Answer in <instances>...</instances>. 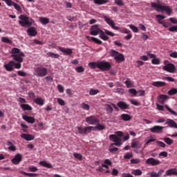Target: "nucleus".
I'll list each match as a JSON object with an SVG mask.
<instances>
[{
	"label": "nucleus",
	"mask_w": 177,
	"mask_h": 177,
	"mask_svg": "<svg viewBox=\"0 0 177 177\" xmlns=\"http://www.w3.org/2000/svg\"><path fill=\"white\" fill-rule=\"evenodd\" d=\"M86 122L91 125L100 123V120L94 115L88 116L86 118Z\"/></svg>",
	"instance_id": "nucleus-11"
},
{
	"label": "nucleus",
	"mask_w": 177,
	"mask_h": 177,
	"mask_svg": "<svg viewBox=\"0 0 177 177\" xmlns=\"http://www.w3.org/2000/svg\"><path fill=\"white\" fill-rule=\"evenodd\" d=\"M48 74V69L43 66H39L35 69L34 75L38 77H44Z\"/></svg>",
	"instance_id": "nucleus-7"
},
{
	"label": "nucleus",
	"mask_w": 177,
	"mask_h": 177,
	"mask_svg": "<svg viewBox=\"0 0 177 177\" xmlns=\"http://www.w3.org/2000/svg\"><path fill=\"white\" fill-rule=\"evenodd\" d=\"M131 174L136 176H140L142 174V171L140 169H134L133 171H131Z\"/></svg>",
	"instance_id": "nucleus-32"
},
{
	"label": "nucleus",
	"mask_w": 177,
	"mask_h": 177,
	"mask_svg": "<svg viewBox=\"0 0 177 177\" xmlns=\"http://www.w3.org/2000/svg\"><path fill=\"white\" fill-rule=\"evenodd\" d=\"M27 32L30 37H35L37 34V32L34 27H30L28 28Z\"/></svg>",
	"instance_id": "nucleus-26"
},
{
	"label": "nucleus",
	"mask_w": 177,
	"mask_h": 177,
	"mask_svg": "<svg viewBox=\"0 0 177 177\" xmlns=\"http://www.w3.org/2000/svg\"><path fill=\"white\" fill-rule=\"evenodd\" d=\"M11 57L14 59V61H10L8 64L4 65L5 69L8 72H12L14 71L13 67L15 69L19 70L21 68V63H23V58L25 56V54L21 52L17 48H13L11 50Z\"/></svg>",
	"instance_id": "nucleus-1"
},
{
	"label": "nucleus",
	"mask_w": 177,
	"mask_h": 177,
	"mask_svg": "<svg viewBox=\"0 0 177 177\" xmlns=\"http://www.w3.org/2000/svg\"><path fill=\"white\" fill-rule=\"evenodd\" d=\"M109 151L111 153L117 152L118 151V148L113 147H111V145H110Z\"/></svg>",
	"instance_id": "nucleus-61"
},
{
	"label": "nucleus",
	"mask_w": 177,
	"mask_h": 177,
	"mask_svg": "<svg viewBox=\"0 0 177 177\" xmlns=\"http://www.w3.org/2000/svg\"><path fill=\"white\" fill-rule=\"evenodd\" d=\"M105 34L106 35H109V37H115V34L113 32L109 31L108 30H105Z\"/></svg>",
	"instance_id": "nucleus-60"
},
{
	"label": "nucleus",
	"mask_w": 177,
	"mask_h": 177,
	"mask_svg": "<svg viewBox=\"0 0 177 177\" xmlns=\"http://www.w3.org/2000/svg\"><path fill=\"white\" fill-rule=\"evenodd\" d=\"M115 133L109 136V139L113 142H121V138L124 136V133L122 131H116Z\"/></svg>",
	"instance_id": "nucleus-8"
},
{
	"label": "nucleus",
	"mask_w": 177,
	"mask_h": 177,
	"mask_svg": "<svg viewBox=\"0 0 177 177\" xmlns=\"http://www.w3.org/2000/svg\"><path fill=\"white\" fill-rule=\"evenodd\" d=\"M57 89L60 93H63L64 92V88L62 85H57Z\"/></svg>",
	"instance_id": "nucleus-56"
},
{
	"label": "nucleus",
	"mask_w": 177,
	"mask_h": 177,
	"mask_svg": "<svg viewBox=\"0 0 177 177\" xmlns=\"http://www.w3.org/2000/svg\"><path fill=\"white\" fill-rule=\"evenodd\" d=\"M105 21H106L107 24H109V26H111V27H112V28H113V30H120V28L118 26H115V22L109 17L105 16L104 17Z\"/></svg>",
	"instance_id": "nucleus-15"
},
{
	"label": "nucleus",
	"mask_w": 177,
	"mask_h": 177,
	"mask_svg": "<svg viewBox=\"0 0 177 177\" xmlns=\"http://www.w3.org/2000/svg\"><path fill=\"white\" fill-rule=\"evenodd\" d=\"M22 160V156L21 153H17L15 156V158H13L12 159V164L17 165H19V162Z\"/></svg>",
	"instance_id": "nucleus-18"
},
{
	"label": "nucleus",
	"mask_w": 177,
	"mask_h": 177,
	"mask_svg": "<svg viewBox=\"0 0 177 177\" xmlns=\"http://www.w3.org/2000/svg\"><path fill=\"white\" fill-rule=\"evenodd\" d=\"M57 102L62 106H65L66 104L64 100L62 98H57Z\"/></svg>",
	"instance_id": "nucleus-55"
},
{
	"label": "nucleus",
	"mask_w": 177,
	"mask_h": 177,
	"mask_svg": "<svg viewBox=\"0 0 177 177\" xmlns=\"http://www.w3.org/2000/svg\"><path fill=\"white\" fill-rule=\"evenodd\" d=\"M96 127L88 126L84 128L82 127H77L78 133L81 135H86L91 133L92 131H95L96 129L98 131H103L106 129L104 125L100 124V122L96 123Z\"/></svg>",
	"instance_id": "nucleus-3"
},
{
	"label": "nucleus",
	"mask_w": 177,
	"mask_h": 177,
	"mask_svg": "<svg viewBox=\"0 0 177 177\" xmlns=\"http://www.w3.org/2000/svg\"><path fill=\"white\" fill-rule=\"evenodd\" d=\"M151 6L155 8V10H156V11L158 12H165L167 16H170L172 13V9L167 6L160 5L156 3H151Z\"/></svg>",
	"instance_id": "nucleus-4"
},
{
	"label": "nucleus",
	"mask_w": 177,
	"mask_h": 177,
	"mask_svg": "<svg viewBox=\"0 0 177 177\" xmlns=\"http://www.w3.org/2000/svg\"><path fill=\"white\" fill-rule=\"evenodd\" d=\"M82 109H83L85 111H89L90 110V106L84 102H83L81 105Z\"/></svg>",
	"instance_id": "nucleus-47"
},
{
	"label": "nucleus",
	"mask_w": 177,
	"mask_h": 177,
	"mask_svg": "<svg viewBox=\"0 0 177 177\" xmlns=\"http://www.w3.org/2000/svg\"><path fill=\"white\" fill-rule=\"evenodd\" d=\"M100 38H101L104 41H108L109 37L107 35H106V32L102 30L100 32Z\"/></svg>",
	"instance_id": "nucleus-36"
},
{
	"label": "nucleus",
	"mask_w": 177,
	"mask_h": 177,
	"mask_svg": "<svg viewBox=\"0 0 177 177\" xmlns=\"http://www.w3.org/2000/svg\"><path fill=\"white\" fill-rule=\"evenodd\" d=\"M167 83L161 81H156L152 82V86L156 87V88H161L166 86Z\"/></svg>",
	"instance_id": "nucleus-21"
},
{
	"label": "nucleus",
	"mask_w": 177,
	"mask_h": 177,
	"mask_svg": "<svg viewBox=\"0 0 177 177\" xmlns=\"http://www.w3.org/2000/svg\"><path fill=\"white\" fill-rule=\"evenodd\" d=\"M12 6H14L15 8L17 11L20 12V11L21 10V7H20V6H19V4H17V3H14Z\"/></svg>",
	"instance_id": "nucleus-62"
},
{
	"label": "nucleus",
	"mask_w": 177,
	"mask_h": 177,
	"mask_svg": "<svg viewBox=\"0 0 177 177\" xmlns=\"http://www.w3.org/2000/svg\"><path fill=\"white\" fill-rule=\"evenodd\" d=\"M165 108L166 109V110L169 112L171 115H174V116H177V113L174 111V110H171V108L169 107L168 105H165Z\"/></svg>",
	"instance_id": "nucleus-38"
},
{
	"label": "nucleus",
	"mask_w": 177,
	"mask_h": 177,
	"mask_svg": "<svg viewBox=\"0 0 177 177\" xmlns=\"http://www.w3.org/2000/svg\"><path fill=\"white\" fill-rule=\"evenodd\" d=\"M59 49L64 55H72V53H73V50L71 48H65L64 47H59Z\"/></svg>",
	"instance_id": "nucleus-25"
},
{
	"label": "nucleus",
	"mask_w": 177,
	"mask_h": 177,
	"mask_svg": "<svg viewBox=\"0 0 177 177\" xmlns=\"http://www.w3.org/2000/svg\"><path fill=\"white\" fill-rule=\"evenodd\" d=\"M162 70L169 73H174L176 71V66L174 64H167L162 66Z\"/></svg>",
	"instance_id": "nucleus-9"
},
{
	"label": "nucleus",
	"mask_w": 177,
	"mask_h": 177,
	"mask_svg": "<svg viewBox=\"0 0 177 177\" xmlns=\"http://www.w3.org/2000/svg\"><path fill=\"white\" fill-rule=\"evenodd\" d=\"M21 138L26 141H32L35 139V136L31 134L22 133Z\"/></svg>",
	"instance_id": "nucleus-20"
},
{
	"label": "nucleus",
	"mask_w": 177,
	"mask_h": 177,
	"mask_svg": "<svg viewBox=\"0 0 177 177\" xmlns=\"http://www.w3.org/2000/svg\"><path fill=\"white\" fill-rule=\"evenodd\" d=\"M130 162L132 165H137V164L140 163V159H139V158H133V159H131V160H130Z\"/></svg>",
	"instance_id": "nucleus-46"
},
{
	"label": "nucleus",
	"mask_w": 177,
	"mask_h": 177,
	"mask_svg": "<svg viewBox=\"0 0 177 177\" xmlns=\"http://www.w3.org/2000/svg\"><path fill=\"white\" fill-rule=\"evenodd\" d=\"M163 141L167 145H171L174 143V140L170 138H164Z\"/></svg>",
	"instance_id": "nucleus-37"
},
{
	"label": "nucleus",
	"mask_w": 177,
	"mask_h": 177,
	"mask_svg": "<svg viewBox=\"0 0 177 177\" xmlns=\"http://www.w3.org/2000/svg\"><path fill=\"white\" fill-rule=\"evenodd\" d=\"M28 170L30 172H37L38 171V169L37 167H29Z\"/></svg>",
	"instance_id": "nucleus-57"
},
{
	"label": "nucleus",
	"mask_w": 177,
	"mask_h": 177,
	"mask_svg": "<svg viewBox=\"0 0 177 177\" xmlns=\"http://www.w3.org/2000/svg\"><path fill=\"white\" fill-rule=\"evenodd\" d=\"M131 148L133 149H141L142 148V144L140 142L133 140V142H131Z\"/></svg>",
	"instance_id": "nucleus-23"
},
{
	"label": "nucleus",
	"mask_w": 177,
	"mask_h": 177,
	"mask_svg": "<svg viewBox=\"0 0 177 177\" xmlns=\"http://www.w3.org/2000/svg\"><path fill=\"white\" fill-rule=\"evenodd\" d=\"M152 64L153 65H159L160 64V59H156V57H155L154 59H152Z\"/></svg>",
	"instance_id": "nucleus-51"
},
{
	"label": "nucleus",
	"mask_w": 177,
	"mask_h": 177,
	"mask_svg": "<svg viewBox=\"0 0 177 177\" xmlns=\"http://www.w3.org/2000/svg\"><path fill=\"white\" fill-rule=\"evenodd\" d=\"M19 173L21 175L26 176H28V177H37L38 176L37 174H35V173H27L25 172L24 171H20Z\"/></svg>",
	"instance_id": "nucleus-31"
},
{
	"label": "nucleus",
	"mask_w": 177,
	"mask_h": 177,
	"mask_svg": "<svg viewBox=\"0 0 177 177\" xmlns=\"http://www.w3.org/2000/svg\"><path fill=\"white\" fill-rule=\"evenodd\" d=\"M163 130H164V127L159 126V125H155L152 127L151 129H149V131H151V133H156V134L162 133Z\"/></svg>",
	"instance_id": "nucleus-10"
},
{
	"label": "nucleus",
	"mask_w": 177,
	"mask_h": 177,
	"mask_svg": "<svg viewBox=\"0 0 177 177\" xmlns=\"http://www.w3.org/2000/svg\"><path fill=\"white\" fill-rule=\"evenodd\" d=\"M39 21H40V23H41V24H44V25L48 24L49 19L46 18V17H41L39 18Z\"/></svg>",
	"instance_id": "nucleus-34"
},
{
	"label": "nucleus",
	"mask_w": 177,
	"mask_h": 177,
	"mask_svg": "<svg viewBox=\"0 0 177 177\" xmlns=\"http://www.w3.org/2000/svg\"><path fill=\"white\" fill-rule=\"evenodd\" d=\"M147 55L149 57V59H153L154 58H156V55L152 54L151 51L147 52Z\"/></svg>",
	"instance_id": "nucleus-58"
},
{
	"label": "nucleus",
	"mask_w": 177,
	"mask_h": 177,
	"mask_svg": "<svg viewBox=\"0 0 177 177\" xmlns=\"http://www.w3.org/2000/svg\"><path fill=\"white\" fill-rule=\"evenodd\" d=\"M122 177H134L132 174L129 173H123Z\"/></svg>",
	"instance_id": "nucleus-64"
},
{
	"label": "nucleus",
	"mask_w": 177,
	"mask_h": 177,
	"mask_svg": "<svg viewBox=\"0 0 177 177\" xmlns=\"http://www.w3.org/2000/svg\"><path fill=\"white\" fill-rule=\"evenodd\" d=\"M19 19H20L19 24H20L21 27H31L32 22L30 21L28 17L21 15L19 17Z\"/></svg>",
	"instance_id": "nucleus-6"
},
{
	"label": "nucleus",
	"mask_w": 177,
	"mask_h": 177,
	"mask_svg": "<svg viewBox=\"0 0 177 177\" xmlns=\"http://www.w3.org/2000/svg\"><path fill=\"white\" fill-rule=\"evenodd\" d=\"M2 42H4L5 44H12V41L8 39V37H2Z\"/></svg>",
	"instance_id": "nucleus-54"
},
{
	"label": "nucleus",
	"mask_w": 177,
	"mask_h": 177,
	"mask_svg": "<svg viewBox=\"0 0 177 177\" xmlns=\"http://www.w3.org/2000/svg\"><path fill=\"white\" fill-rule=\"evenodd\" d=\"M75 71L77 73H82L85 71V69L83 66H78L75 68Z\"/></svg>",
	"instance_id": "nucleus-45"
},
{
	"label": "nucleus",
	"mask_w": 177,
	"mask_h": 177,
	"mask_svg": "<svg viewBox=\"0 0 177 177\" xmlns=\"http://www.w3.org/2000/svg\"><path fill=\"white\" fill-rule=\"evenodd\" d=\"M33 101L36 104L40 106H44V104H45V100L42 97L35 98Z\"/></svg>",
	"instance_id": "nucleus-27"
},
{
	"label": "nucleus",
	"mask_w": 177,
	"mask_h": 177,
	"mask_svg": "<svg viewBox=\"0 0 177 177\" xmlns=\"http://www.w3.org/2000/svg\"><path fill=\"white\" fill-rule=\"evenodd\" d=\"M105 106H106V111L107 112L108 114H111L113 113V109L111 104H106Z\"/></svg>",
	"instance_id": "nucleus-35"
},
{
	"label": "nucleus",
	"mask_w": 177,
	"mask_h": 177,
	"mask_svg": "<svg viewBox=\"0 0 177 177\" xmlns=\"http://www.w3.org/2000/svg\"><path fill=\"white\" fill-rule=\"evenodd\" d=\"M165 124H167L169 128L177 129V123L171 119H167Z\"/></svg>",
	"instance_id": "nucleus-17"
},
{
	"label": "nucleus",
	"mask_w": 177,
	"mask_h": 177,
	"mask_svg": "<svg viewBox=\"0 0 177 177\" xmlns=\"http://www.w3.org/2000/svg\"><path fill=\"white\" fill-rule=\"evenodd\" d=\"M171 176H177V169L176 168H171L167 169L165 171V174L163 175V177Z\"/></svg>",
	"instance_id": "nucleus-16"
},
{
	"label": "nucleus",
	"mask_w": 177,
	"mask_h": 177,
	"mask_svg": "<svg viewBox=\"0 0 177 177\" xmlns=\"http://www.w3.org/2000/svg\"><path fill=\"white\" fill-rule=\"evenodd\" d=\"M161 164L159 160H156L153 158H149L147 159V165H149L152 167H155Z\"/></svg>",
	"instance_id": "nucleus-13"
},
{
	"label": "nucleus",
	"mask_w": 177,
	"mask_h": 177,
	"mask_svg": "<svg viewBox=\"0 0 177 177\" xmlns=\"http://www.w3.org/2000/svg\"><path fill=\"white\" fill-rule=\"evenodd\" d=\"M39 165H41V167H45V168H47V169H52L53 168V165L50 163L46 161V160L40 161L39 162Z\"/></svg>",
	"instance_id": "nucleus-28"
},
{
	"label": "nucleus",
	"mask_w": 177,
	"mask_h": 177,
	"mask_svg": "<svg viewBox=\"0 0 177 177\" xmlns=\"http://www.w3.org/2000/svg\"><path fill=\"white\" fill-rule=\"evenodd\" d=\"M20 107L24 111H30L32 110V107L28 104H21Z\"/></svg>",
	"instance_id": "nucleus-29"
},
{
	"label": "nucleus",
	"mask_w": 177,
	"mask_h": 177,
	"mask_svg": "<svg viewBox=\"0 0 177 177\" xmlns=\"http://www.w3.org/2000/svg\"><path fill=\"white\" fill-rule=\"evenodd\" d=\"M115 4L120 6H124L123 0H115Z\"/></svg>",
	"instance_id": "nucleus-59"
},
{
	"label": "nucleus",
	"mask_w": 177,
	"mask_h": 177,
	"mask_svg": "<svg viewBox=\"0 0 177 177\" xmlns=\"http://www.w3.org/2000/svg\"><path fill=\"white\" fill-rule=\"evenodd\" d=\"M17 74L19 76L22 77H25L27 75V73L23 71H18Z\"/></svg>",
	"instance_id": "nucleus-52"
},
{
	"label": "nucleus",
	"mask_w": 177,
	"mask_h": 177,
	"mask_svg": "<svg viewBox=\"0 0 177 177\" xmlns=\"http://www.w3.org/2000/svg\"><path fill=\"white\" fill-rule=\"evenodd\" d=\"M169 20L172 24H177V19L171 17Z\"/></svg>",
	"instance_id": "nucleus-63"
},
{
	"label": "nucleus",
	"mask_w": 177,
	"mask_h": 177,
	"mask_svg": "<svg viewBox=\"0 0 177 177\" xmlns=\"http://www.w3.org/2000/svg\"><path fill=\"white\" fill-rule=\"evenodd\" d=\"M132 157H133L132 153H129V152L126 153V154H124V159L126 160H129Z\"/></svg>",
	"instance_id": "nucleus-53"
},
{
	"label": "nucleus",
	"mask_w": 177,
	"mask_h": 177,
	"mask_svg": "<svg viewBox=\"0 0 177 177\" xmlns=\"http://www.w3.org/2000/svg\"><path fill=\"white\" fill-rule=\"evenodd\" d=\"M22 118L24 120H25L26 122L33 124L35 122V119L33 117L28 116L26 115H24L22 116Z\"/></svg>",
	"instance_id": "nucleus-19"
},
{
	"label": "nucleus",
	"mask_w": 177,
	"mask_h": 177,
	"mask_svg": "<svg viewBox=\"0 0 177 177\" xmlns=\"http://www.w3.org/2000/svg\"><path fill=\"white\" fill-rule=\"evenodd\" d=\"M177 94V88H172L167 91V95L169 96H173Z\"/></svg>",
	"instance_id": "nucleus-33"
},
{
	"label": "nucleus",
	"mask_w": 177,
	"mask_h": 177,
	"mask_svg": "<svg viewBox=\"0 0 177 177\" xmlns=\"http://www.w3.org/2000/svg\"><path fill=\"white\" fill-rule=\"evenodd\" d=\"M100 93V91L98 89L91 88L89 91V95L91 96L96 95Z\"/></svg>",
	"instance_id": "nucleus-42"
},
{
	"label": "nucleus",
	"mask_w": 177,
	"mask_h": 177,
	"mask_svg": "<svg viewBox=\"0 0 177 177\" xmlns=\"http://www.w3.org/2000/svg\"><path fill=\"white\" fill-rule=\"evenodd\" d=\"M101 29H100L98 25H93L91 28V35H98V34H101Z\"/></svg>",
	"instance_id": "nucleus-12"
},
{
	"label": "nucleus",
	"mask_w": 177,
	"mask_h": 177,
	"mask_svg": "<svg viewBox=\"0 0 177 177\" xmlns=\"http://www.w3.org/2000/svg\"><path fill=\"white\" fill-rule=\"evenodd\" d=\"M129 27H130V29L133 30V32H138L139 29L138 27L133 26V25H129Z\"/></svg>",
	"instance_id": "nucleus-49"
},
{
	"label": "nucleus",
	"mask_w": 177,
	"mask_h": 177,
	"mask_svg": "<svg viewBox=\"0 0 177 177\" xmlns=\"http://www.w3.org/2000/svg\"><path fill=\"white\" fill-rule=\"evenodd\" d=\"M93 1L98 5H102L109 2V0H93Z\"/></svg>",
	"instance_id": "nucleus-40"
},
{
	"label": "nucleus",
	"mask_w": 177,
	"mask_h": 177,
	"mask_svg": "<svg viewBox=\"0 0 177 177\" xmlns=\"http://www.w3.org/2000/svg\"><path fill=\"white\" fill-rule=\"evenodd\" d=\"M118 108H120V110L124 111L129 109V104L124 101H119L118 104H116Z\"/></svg>",
	"instance_id": "nucleus-14"
},
{
	"label": "nucleus",
	"mask_w": 177,
	"mask_h": 177,
	"mask_svg": "<svg viewBox=\"0 0 177 177\" xmlns=\"http://www.w3.org/2000/svg\"><path fill=\"white\" fill-rule=\"evenodd\" d=\"M168 31H170V32H177V25L169 27Z\"/></svg>",
	"instance_id": "nucleus-48"
},
{
	"label": "nucleus",
	"mask_w": 177,
	"mask_h": 177,
	"mask_svg": "<svg viewBox=\"0 0 177 177\" xmlns=\"http://www.w3.org/2000/svg\"><path fill=\"white\" fill-rule=\"evenodd\" d=\"M73 156L75 157V158L79 160H82V155L78 153H75L73 154Z\"/></svg>",
	"instance_id": "nucleus-50"
},
{
	"label": "nucleus",
	"mask_w": 177,
	"mask_h": 177,
	"mask_svg": "<svg viewBox=\"0 0 177 177\" xmlns=\"http://www.w3.org/2000/svg\"><path fill=\"white\" fill-rule=\"evenodd\" d=\"M88 66L91 69L95 70L97 68L102 71H110L112 68V66L110 62L105 60L92 62L88 63Z\"/></svg>",
	"instance_id": "nucleus-2"
},
{
	"label": "nucleus",
	"mask_w": 177,
	"mask_h": 177,
	"mask_svg": "<svg viewBox=\"0 0 177 177\" xmlns=\"http://www.w3.org/2000/svg\"><path fill=\"white\" fill-rule=\"evenodd\" d=\"M86 39L88 41H93V42H95V44H98L99 45H102V41L101 40H100L99 39L95 38V37H91L87 36Z\"/></svg>",
	"instance_id": "nucleus-30"
},
{
	"label": "nucleus",
	"mask_w": 177,
	"mask_h": 177,
	"mask_svg": "<svg viewBox=\"0 0 177 177\" xmlns=\"http://www.w3.org/2000/svg\"><path fill=\"white\" fill-rule=\"evenodd\" d=\"M169 99V97L168 95L161 94L159 95L158 100L159 101V103H160L161 104H165V101Z\"/></svg>",
	"instance_id": "nucleus-22"
},
{
	"label": "nucleus",
	"mask_w": 177,
	"mask_h": 177,
	"mask_svg": "<svg viewBox=\"0 0 177 177\" xmlns=\"http://www.w3.org/2000/svg\"><path fill=\"white\" fill-rule=\"evenodd\" d=\"M111 56L114 57L115 62L118 64H120L124 62L125 58L123 54L120 53L119 52L115 50H111Z\"/></svg>",
	"instance_id": "nucleus-5"
},
{
	"label": "nucleus",
	"mask_w": 177,
	"mask_h": 177,
	"mask_svg": "<svg viewBox=\"0 0 177 177\" xmlns=\"http://www.w3.org/2000/svg\"><path fill=\"white\" fill-rule=\"evenodd\" d=\"M47 56H48V57H51L53 59H58L59 57V55L55 54V53H51V52L48 53Z\"/></svg>",
	"instance_id": "nucleus-39"
},
{
	"label": "nucleus",
	"mask_w": 177,
	"mask_h": 177,
	"mask_svg": "<svg viewBox=\"0 0 177 177\" xmlns=\"http://www.w3.org/2000/svg\"><path fill=\"white\" fill-rule=\"evenodd\" d=\"M156 141V139L154 138H147V142H145V145H144V148H147L148 145Z\"/></svg>",
	"instance_id": "nucleus-41"
},
{
	"label": "nucleus",
	"mask_w": 177,
	"mask_h": 177,
	"mask_svg": "<svg viewBox=\"0 0 177 177\" xmlns=\"http://www.w3.org/2000/svg\"><path fill=\"white\" fill-rule=\"evenodd\" d=\"M164 19H165V16L164 15H156V20H158V23H159V24H161V23L162 22V20H164Z\"/></svg>",
	"instance_id": "nucleus-43"
},
{
	"label": "nucleus",
	"mask_w": 177,
	"mask_h": 177,
	"mask_svg": "<svg viewBox=\"0 0 177 177\" xmlns=\"http://www.w3.org/2000/svg\"><path fill=\"white\" fill-rule=\"evenodd\" d=\"M169 57L173 59H177V52L176 51H170L169 54Z\"/></svg>",
	"instance_id": "nucleus-44"
},
{
	"label": "nucleus",
	"mask_w": 177,
	"mask_h": 177,
	"mask_svg": "<svg viewBox=\"0 0 177 177\" xmlns=\"http://www.w3.org/2000/svg\"><path fill=\"white\" fill-rule=\"evenodd\" d=\"M120 119L124 122H129L132 119V116L127 113H122L120 115Z\"/></svg>",
	"instance_id": "nucleus-24"
}]
</instances>
